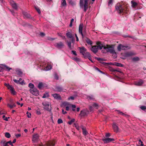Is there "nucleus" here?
I'll return each instance as SVG.
<instances>
[{
	"label": "nucleus",
	"mask_w": 146,
	"mask_h": 146,
	"mask_svg": "<svg viewBox=\"0 0 146 146\" xmlns=\"http://www.w3.org/2000/svg\"><path fill=\"white\" fill-rule=\"evenodd\" d=\"M123 2L118 3L115 6V8L119 14H123L127 12V8L122 5Z\"/></svg>",
	"instance_id": "f257e3e1"
},
{
	"label": "nucleus",
	"mask_w": 146,
	"mask_h": 146,
	"mask_svg": "<svg viewBox=\"0 0 146 146\" xmlns=\"http://www.w3.org/2000/svg\"><path fill=\"white\" fill-rule=\"evenodd\" d=\"M114 45H113L106 44L104 47V49L106 50L107 52H110L111 54H116L114 49Z\"/></svg>",
	"instance_id": "f03ea898"
},
{
	"label": "nucleus",
	"mask_w": 146,
	"mask_h": 146,
	"mask_svg": "<svg viewBox=\"0 0 146 146\" xmlns=\"http://www.w3.org/2000/svg\"><path fill=\"white\" fill-rule=\"evenodd\" d=\"M89 0H80V3L81 7L84 6V11L86 12L88 8V2Z\"/></svg>",
	"instance_id": "7ed1b4c3"
},
{
	"label": "nucleus",
	"mask_w": 146,
	"mask_h": 146,
	"mask_svg": "<svg viewBox=\"0 0 146 146\" xmlns=\"http://www.w3.org/2000/svg\"><path fill=\"white\" fill-rule=\"evenodd\" d=\"M42 105L44 106V108L46 110L50 111L51 110V106L49 105V103L48 102H44L42 103Z\"/></svg>",
	"instance_id": "20e7f679"
},
{
	"label": "nucleus",
	"mask_w": 146,
	"mask_h": 146,
	"mask_svg": "<svg viewBox=\"0 0 146 146\" xmlns=\"http://www.w3.org/2000/svg\"><path fill=\"white\" fill-rule=\"evenodd\" d=\"M130 47L128 46H123L121 44H119L117 47L118 51H121V50H125L129 49Z\"/></svg>",
	"instance_id": "39448f33"
},
{
	"label": "nucleus",
	"mask_w": 146,
	"mask_h": 146,
	"mask_svg": "<svg viewBox=\"0 0 146 146\" xmlns=\"http://www.w3.org/2000/svg\"><path fill=\"white\" fill-rule=\"evenodd\" d=\"M54 46L58 49H61L64 47V46L63 42L60 41L55 43Z\"/></svg>",
	"instance_id": "423d86ee"
},
{
	"label": "nucleus",
	"mask_w": 146,
	"mask_h": 146,
	"mask_svg": "<svg viewBox=\"0 0 146 146\" xmlns=\"http://www.w3.org/2000/svg\"><path fill=\"white\" fill-rule=\"evenodd\" d=\"M0 68L8 71H9L10 70L12 69V68H10L4 64H0Z\"/></svg>",
	"instance_id": "0eeeda50"
},
{
	"label": "nucleus",
	"mask_w": 146,
	"mask_h": 146,
	"mask_svg": "<svg viewBox=\"0 0 146 146\" xmlns=\"http://www.w3.org/2000/svg\"><path fill=\"white\" fill-rule=\"evenodd\" d=\"M104 142L105 143H109L112 141H115V139L113 138H106L105 139H102Z\"/></svg>",
	"instance_id": "6e6552de"
},
{
	"label": "nucleus",
	"mask_w": 146,
	"mask_h": 146,
	"mask_svg": "<svg viewBox=\"0 0 146 146\" xmlns=\"http://www.w3.org/2000/svg\"><path fill=\"white\" fill-rule=\"evenodd\" d=\"M39 139V135L37 133L34 134L32 138V141L33 143H35Z\"/></svg>",
	"instance_id": "1a4fd4ad"
},
{
	"label": "nucleus",
	"mask_w": 146,
	"mask_h": 146,
	"mask_svg": "<svg viewBox=\"0 0 146 146\" xmlns=\"http://www.w3.org/2000/svg\"><path fill=\"white\" fill-rule=\"evenodd\" d=\"M31 93L34 95L37 96L39 94L38 90L36 88H33L30 90Z\"/></svg>",
	"instance_id": "9d476101"
},
{
	"label": "nucleus",
	"mask_w": 146,
	"mask_h": 146,
	"mask_svg": "<svg viewBox=\"0 0 146 146\" xmlns=\"http://www.w3.org/2000/svg\"><path fill=\"white\" fill-rule=\"evenodd\" d=\"M7 88L8 89L10 90L11 91V94L13 95H15L16 94V92L15 91L14 88L11 86L8 85L7 86Z\"/></svg>",
	"instance_id": "9b49d317"
},
{
	"label": "nucleus",
	"mask_w": 146,
	"mask_h": 146,
	"mask_svg": "<svg viewBox=\"0 0 146 146\" xmlns=\"http://www.w3.org/2000/svg\"><path fill=\"white\" fill-rule=\"evenodd\" d=\"M112 127L114 131L117 133L119 131V128L118 126L115 123H113L112 124Z\"/></svg>",
	"instance_id": "f8f14e48"
},
{
	"label": "nucleus",
	"mask_w": 146,
	"mask_h": 146,
	"mask_svg": "<svg viewBox=\"0 0 146 146\" xmlns=\"http://www.w3.org/2000/svg\"><path fill=\"white\" fill-rule=\"evenodd\" d=\"M55 91L58 92H65V90L62 87L60 86H56L55 88Z\"/></svg>",
	"instance_id": "ddd939ff"
},
{
	"label": "nucleus",
	"mask_w": 146,
	"mask_h": 146,
	"mask_svg": "<svg viewBox=\"0 0 146 146\" xmlns=\"http://www.w3.org/2000/svg\"><path fill=\"white\" fill-rule=\"evenodd\" d=\"M90 50L94 54H96L98 51L97 45L92 46Z\"/></svg>",
	"instance_id": "4468645a"
},
{
	"label": "nucleus",
	"mask_w": 146,
	"mask_h": 146,
	"mask_svg": "<svg viewBox=\"0 0 146 146\" xmlns=\"http://www.w3.org/2000/svg\"><path fill=\"white\" fill-rule=\"evenodd\" d=\"M83 56L84 58H88L91 61L93 62L92 60H91V55L89 52L86 51L84 53V55H83Z\"/></svg>",
	"instance_id": "2eb2a0df"
},
{
	"label": "nucleus",
	"mask_w": 146,
	"mask_h": 146,
	"mask_svg": "<svg viewBox=\"0 0 146 146\" xmlns=\"http://www.w3.org/2000/svg\"><path fill=\"white\" fill-rule=\"evenodd\" d=\"M11 5L14 9L17 10L18 9V6L17 4L13 1H12L10 2Z\"/></svg>",
	"instance_id": "dca6fc26"
},
{
	"label": "nucleus",
	"mask_w": 146,
	"mask_h": 146,
	"mask_svg": "<svg viewBox=\"0 0 146 146\" xmlns=\"http://www.w3.org/2000/svg\"><path fill=\"white\" fill-rule=\"evenodd\" d=\"M89 113V111L85 110H83L81 111L80 115L82 117L84 116Z\"/></svg>",
	"instance_id": "f3484780"
},
{
	"label": "nucleus",
	"mask_w": 146,
	"mask_h": 146,
	"mask_svg": "<svg viewBox=\"0 0 146 146\" xmlns=\"http://www.w3.org/2000/svg\"><path fill=\"white\" fill-rule=\"evenodd\" d=\"M51 95L55 99L57 100H61V97L59 94H52Z\"/></svg>",
	"instance_id": "a211bd4d"
},
{
	"label": "nucleus",
	"mask_w": 146,
	"mask_h": 146,
	"mask_svg": "<svg viewBox=\"0 0 146 146\" xmlns=\"http://www.w3.org/2000/svg\"><path fill=\"white\" fill-rule=\"evenodd\" d=\"M79 48L80 49V52L83 55H84V53L86 52L87 50L84 46L82 47H79Z\"/></svg>",
	"instance_id": "6ab92c4d"
},
{
	"label": "nucleus",
	"mask_w": 146,
	"mask_h": 146,
	"mask_svg": "<svg viewBox=\"0 0 146 146\" xmlns=\"http://www.w3.org/2000/svg\"><path fill=\"white\" fill-rule=\"evenodd\" d=\"M16 73L20 77H22L23 74V72L21 69H16L15 70Z\"/></svg>",
	"instance_id": "aec40b11"
},
{
	"label": "nucleus",
	"mask_w": 146,
	"mask_h": 146,
	"mask_svg": "<svg viewBox=\"0 0 146 146\" xmlns=\"http://www.w3.org/2000/svg\"><path fill=\"white\" fill-rule=\"evenodd\" d=\"M23 13L25 17L26 18L30 19L32 18L30 15L28 13L24 12Z\"/></svg>",
	"instance_id": "412c9836"
},
{
	"label": "nucleus",
	"mask_w": 146,
	"mask_h": 146,
	"mask_svg": "<svg viewBox=\"0 0 146 146\" xmlns=\"http://www.w3.org/2000/svg\"><path fill=\"white\" fill-rule=\"evenodd\" d=\"M82 130L83 134L85 136H86L88 134V132L87 131L86 129L83 126L82 127Z\"/></svg>",
	"instance_id": "4be33fe9"
},
{
	"label": "nucleus",
	"mask_w": 146,
	"mask_h": 146,
	"mask_svg": "<svg viewBox=\"0 0 146 146\" xmlns=\"http://www.w3.org/2000/svg\"><path fill=\"white\" fill-rule=\"evenodd\" d=\"M13 81L15 83L17 84H19L21 85H23V84H25L24 83V80H22L21 82H19V81L15 79H13Z\"/></svg>",
	"instance_id": "5701e85b"
},
{
	"label": "nucleus",
	"mask_w": 146,
	"mask_h": 146,
	"mask_svg": "<svg viewBox=\"0 0 146 146\" xmlns=\"http://www.w3.org/2000/svg\"><path fill=\"white\" fill-rule=\"evenodd\" d=\"M105 46V45H98L97 46V48L98 49H98H100V50H102L103 48V49L102 50V52H104V47Z\"/></svg>",
	"instance_id": "b1692460"
},
{
	"label": "nucleus",
	"mask_w": 146,
	"mask_h": 146,
	"mask_svg": "<svg viewBox=\"0 0 146 146\" xmlns=\"http://www.w3.org/2000/svg\"><path fill=\"white\" fill-rule=\"evenodd\" d=\"M134 55L133 53L131 52H127L125 54V57H128Z\"/></svg>",
	"instance_id": "393cba45"
},
{
	"label": "nucleus",
	"mask_w": 146,
	"mask_h": 146,
	"mask_svg": "<svg viewBox=\"0 0 146 146\" xmlns=\"http://www.w3.org/2000/svg\"><path fill=\"white\" fill-rule=\"evenodd\" d=\"M143 83V80H141L135 83V84L137 86H140L142 85Z\"/></svg>",
	"instance_id": "a878e982"
},
{
	"label": "nucleus",
	"mask_w": 146,
	"mask_h": 146,
	"mask_svg": "<svg viewBox=\"0 0 146 146\" xmlns=\"http://www.w3.org/2000/svg\"><path fill=\"white\" fill-rule=\"evenodd\" d=\"M82 29H83L82 24H80L79 25V32L80 33H82Z\"/></svg>",
	"instance_id": "bb28decb"
},
{
	"label": "nucleus",
	"mask_w": 146,
	"mask_h": 146,
	"mask_svg": "<svg viewBox=\"0 0 146 146\" xmlns=\"http://www.w3.org/2000/svg\"><path fill=\"white\" fill-rule=\"evenodd\" d=\"M66 35L68 38H72V37H73L72 35V34L71 32H68L66 33Z\"/></svg>",
	"instance_id": "cd10ccee"
},
{
	"label": "nucleus",
	"mask_w": 146,
	"mask_h": 146,
	"mask_svg": "<svg viewBox=\"0 0 146 146\" xmlns=\"http://www.w3.org/2000/svg\"><path fill=\"white\" fill-rule=\"evenodd\" d=\"M111 70L112 72H113L116 71L119 72L121 73H122L121 71L120 70H119V68H116V69H114L113 68H111Z\"/></svg>",
	"instance_id": "c85d7f7f"
},
{
	"label": "nucleus",
	"mask_w": 146,
	"mask_h": 146,
	"mask_svg": "<svg viewBox=\"0 0 146 146\" xmlns=\"http://www.w3.org/2000/svg\"><path fill=\"white\" fill-rule=\"evenodd\" d=\"M86 42L88 44L91 45L92 44V41L89 38H86Z\"/></svg>",
	"instance_id": "c756f323"
},
{
	"label": "nucleus",
	"mask_w": 146,
	"mask_h": 146,
	"mask_svg": "<svg viewBox=\"0 0 146 146\" xmlns=\"http://www.w3.org/2000/svg\"><path fill=\"white\" fill-rule=\"evenodd\" d=\"M55 145V143L53 141H50L47 144L48 146H54Z\"/></svg>",
	"instance_id": "7c9ffc66"
},
{
	"label": "nucleus",
	"mask_w": 146,
	"mask_h": 146,
	"mask_svg": "<svg viewBox=\"0 0 146 146\" xmlns=\"http://www.w3.org/2000/svg\"><path fill=\"white\" fill-rule=\"evenodd\" d=\"M131 3L132 5V6L133 7H135L137 5V3L134 2L133 1H131Z\"/></svg>",
	"instance_id": "2f4dec72"
},
{
	"label": "nucleus",
	"mask_w": 146,
	"mask_h": 146,
	"mask_svg": "<svg viewBox=\"0 0 146 146\" xmlns=\"http://www.w3.org/2000/svg\"><path fill=\"white\" fill-rule=\"evenodd\" d=\"M7 106L9 107L10 109H12L14 107H15L16 106V105L15 104V103L12 104H8L7 105Z\"/></svg>",
	"instance_id": "473e14b6"
},
{
	"label": "nucleus",
	"mask_w": 146,
	"mask_h": 146,
	"mask_svg": "<svg viewBox=\"0 0 146 146\" xmlns=\"http://www.w3.org/2000/svg\"><path fill=\"white\" fill-rule=\"evenodd\" d=\"M43 87V84L42 82H39L38 85V87L39 89H41Z\"/></svg>",
	"instance_id": "72a5a7b5"
},
{
	"label": "nucleus",
	"mask_w": 146,
	"mask_h": 146,
	"mask_svg": "<svg viewBox=\"0 0 146 146\" xmlns=\"http://www.w3.org/2000/svg\"><path fill=\"white\" fill-rule=\"evenodd\" d=\"M1 143L3 144V146H9L8 145V144L7 143V142H6V141H2L1 142Z\"/></svg>",
	"instance_id": "f704fd0d"
},
{
	"label": "nucleus",
	"mask_w": 146,
	"mask_h": 146,
	"mask_svg": "<svg viewBox=\"0 0 146 146\" xmlns=\"http://www.w3.org/2000/svg\"><path fill=\"white\" fill-rule=\"evenodd\" d=\"M92 106L94 107L96 109H98L99 107L98 105L96 103H93Z\"/></svg>",
	"instance_id": "c9c22d12"
},
{
	"label": "nucleus",
	"mask_w": 146,
	"mask_h": 146,
	"mask_svg": "<svg viewBox=\"0 0 146 146\" xmlns=\"http://www.w3.org/2000/svg\"><path fill=\"white\" fill-rule=\"evenodd\" d=\"M115 65L117 66L122 67L123 66V65L121 64V63H117V62H115Z\"/></svg>",
	"instance_id": "e433bc0d"
},
{
	"label": "nucleus",
	"mask_w": 146,
	"mask_h": 146,
	"mask_svg": "<svg viewBox=\"0 0 146 146\" xmlns=\"http://www.w3.org/2000/svg\"><path fill=\"white\" fill-rule=\"evenodd\" d=\"M5 137L8 138H9L11 137L10 134L8 132H6L5 133Z\"/></svg>",
	"instance_id": "4c0bfd02"
},
{
	"label": "nucleus",
	"mask_w": 146,
	"mask_h": 146,
	"mask_svg": "<svg viewBox=\"0 0 146 146\" xmlns=\"http://www.w3.org/2000/svg\"><path fill=\"white\" fill-rule=\"evenodd\" d=\"M68 44V45L69 49L70 50H72V48L71 46V42H70L67 41V42Z\"/></svg>",
	"instance_id": "58836bf2"
},
{
	"label": "nucleus",
	"mask_w": 146,
	"mask_h": 146,
	"mask_svg": "<svg viewBox=\"0 0 146 146\" xmlns=\"http://www.w3.org/2000/svg\"><path fill=\"white\" fill-rule=\"evenodd\" d=\"M118 113L119 114H120L123 115H124V116L127 117L128 116V115L126 114H125L124 113H123L122 112L119 111V110H117V111Z\"/></svg>",
	"instance_id": "ea45409f"
},
{
	"label": "nucleus",
	"mask_w": 146,
	"mask_h": 146,
	"mask_svg": "<svg viewBox=\"0 0 146 146\" xmlns=\"http://www.w3.org/2000/svg\"><path fill=\"white\" fill-rule=\"evenodd\" d=\"M118 113L119 114H120L123 115H124V116L127 117L128 116V115L126 114H125L124 113H123L122 112L119 111V110H117V111Z\"/></svg>",
	"instance_id": "a19ab883"
},
{
	"label": "nucleus",
	"mask_w": 146,
	"mask_h": 146,
	"mask_svg": "<svg viewBox=\"0 0 146 146\" xmlns=\"http://www.w3.org/2000/svg\"><path fill=\"white\" fill-rule=\"evenodd\" d=\"M132 60L133 61H139V58L137 57H136L133 58Z\"/></svg>",
	"instance_id": "79ce46f5"
},
{
	"label": "nucleus",
	"mask_w": 146,
	"mask_h": 146,
	"mask_svg": "<svg viewBox=\"0 0 146 146\" xmlns=\"http://www.w3.org/2000/svg\"><path fill=\"white\" fill-rule=\"evenodd\" d=\"M66 4L65 0H62V1L61 5L62 6H64Z\"/></svg>",
	"instance_id": "37998d69"
},
{
	"label": "nucleus",
	"mask_w": 146,
	"mask_h": 146,
	"mask_svg": "<svg viewBox=\"0 0 146 146\" xmlns=\"http://www.w3.org/2000/svg\"><path fill=\"white\" fill-rule=\"evenodd\" d=\"M35 8L36 9V11H37L38 13L40 14L41 13V11L40 9L38 7L35 6Z\"/></svg>",
	"instance_id": "c03bdc74"
},
{
	"label": "nucleus",
	"mask_w": 146,
	"mask_h": 146,
	"mask_svg": "<svg viewBox=\"0 0 146 146\" xmlns=\"http://www.w3.org/2000/svg\"><path fill=\"white\" fill-rule=\"evenodd\" d=\"M34 86V85L31 83H30L29 84V87L32 89H33Z\"/></svg>",
	"instance_id": "a18cd8bd"
},
{
	"label": "nucleus",
	"mask_w": 146,
	"mask_h": 146,
	"mask_svg": "<svg viewBox=\"0 0 146 146\" xmlns=\"http://www.w3.org/2000/svg\"><path fill=\"white\" fill-rule=\"evenodd\" d=\"M75 121V119H72L70 121L68 122V123L69 125H71L72 123L74 122Z\"/></svg>",
	"instance_id": "49530a36"
},
{
	"label": "nucleus",
	"mask_w": 146,
	"mask_h": 146,
	"mask_svg": "<svg viewBox=\"0 0 146 146\" xmlns=\"http://www.w3.org/2000/svg\"><path fill=\"white\" fill-rule=\"evenodd\" d=\"M57 122L58 124H60L63 123V121L61 119H58Z\"/></svg>",
	"instance_id": "de8ad7c7"
},
{
	"label": "nucleus",
	"mask_w": 146,
	"mask_h": 146,
	"mask_svg": "<svg viewBox=\"0 0 146 146\" xmlns=\"http://www.w3.org/2000/svg\"><path fill=\"white\" fill-rule=\"evenodd\" d=\"M96 59L97 60H98L99 61H100H100H104L105 60L104 59L100 58H97Z\"/></svg>",
	"instance_id": "09e8293b"
},
{
	"label": "nucleus",
	"mask_w": 146,
	"mask_h": 146,
	"mask_svg": "<svg viewBox=\"0 0 146 146\" xmlns=\"http://www.w3.org/2000/svg\"><path fill=\"white\" fill-rule=\"evenodd\" d=\"M140 108L143 110H145L146 109V106H142L140 107Z\"/></svg>",
	"instance_id": "8fccbe9b"
},
{
	"label": "nucleus",
	"mask_w": 146,
	"mask_h": 146,
	"mask_svg": "<svg viewBox=\"0 0 146 146\" xmlns=\"http://www.w3.org/2000/svg\"><path fill=\"white\" fill-rule=\"evenodd\" d=\"M48 96V94L47 93H46L44 94L42 97V98H45Z\"/></svg>",
	"instance_id": "3c124183"
},
{
	"label": "nucleus",
	"mask_w": 146,
	"mask_h": 146,
	"mask_svg": "<svg viewBox=\"0 0 146 146\" xmlns=\"http://www.w3.org/2000/svg\"><path fill=\"white\" fill-rule=\"evenodd\" d=\"M2 118L4 119V120H5V121H8V119H7V118L6 117L5 115H3V116Z\"/></svg>",
	"instance_id": "603ef678"
},
{
	"label": "nucleus",
	"mask_w": 146,
	"mask_h": 146,
	"mask_svg": "<svg viewBox=\"0 0 146 146\" xmlns=\"http://www.w3.org/2000/svg\"><path fill=\"white\" fill-rule=\"evenodd\" d=\"M73 59L76 61H78L80 60L79 58L77 57H74L73 58Z\"/></svg>",
	"instance_id": "864d4df0"
},
{
	"label": "nucleus",
	"mask_w": 146,
	"mask_h": 146,
	"mask_svg": "<svg viewBox=\"0 0 146 146\" xmlns=\"http://www.w3.org/2000/svg\"><path fill=\"white\" fill-rule=\"evenodd\" d=\"M96 44L97 45V46L103 45V44L101 43V42L100 41L97 42H96Z\"/></svg>",
	"instance_id": "5fc2aeb1"
},
{
	"label": "nucleus",
	"mask_w": 146,
	"mask_h": 146,
	"mask_svg": "<svg viewBox=\"0 0 146 146\" xmlns=\"http://www.w3.org/2000/svg\"><path fill=\"white\" fill-rule=\"evenodd\" d=\"M47 39L49 40L53 41L55 40V38H52L50 37H48L47 38Z\"/></svg>",
	"instance_id": "6e6d98bb"
},
{
	"label": "nucleus",
	"mask_w": 146,
	"mask_h": 146,
	"mask_svg": "<svg viewBox=\"0 0 146 146\" xmlns=\"http://www.w3.org/2000/svg\"><path fill=\"white\" fill-rule=\"evenodd\" d=\"M26 114H27V116L28 118H30L31 117V114L30 113H29L28 111H27Z\"/></svg>",
	"instance_id": "4d7b16f0"
},
{
	"label": "nucleus",
	"mask_w": 146,
	"mask_h": 146,
	"mask_svg": "<svg viewBox=\"0 0 146 146\" xmlns=\"http://www.w3.org/2000/svg\"><path fill=\"white\" fill-rule=\"evenodd\" d=\"M111 136V134L109 133H106L105 136L106 137H109Z\"/></svg>",
	"instance_id": "13d9d810"
},
{
	"label": "nucleus",
	"mask_w": 146,
	"mask_h": 146,
	"mask_svg": "<svg viewBox=\"0 0 146 146\" xmlns=\"http://www.w3.org/2000/svg\"><path fill=\"white\" fill-rule=\"evenodd\" d=\"M51 66L50 65H48L46 66V69L47 70H49L51 69Z\"/></svg>",
	"instance_id": "bf43d9fd"
},
{
	"label": "nucleus",
	"mask_w": 146,
	"mask_h": 146,
	"mask_svg": "<svg viewBox=\"0 0 146 146\" xmlns=\"http://www.w3.org/2000/svg\"><path fill=\"white\" fill-rule=\"evenodd\" d=\"M7 143L9 144L11 146H13V143L11 142V141H10L7 142Z\"/></svg>",
	"instance_id": "052dcab7"
},
{
	"label": "nucleus",
	"mask_w": 146,
	"mask_h": 146,
	"mask_svg": "<svg viewBox=\"0 0 146 146\" xmlns=\"http://www.w3.org/2000/svg\"><path fill=\"white\" fill-rule=\"evenodd\" d=\"M72 53L75 56H77V54L76 53V52L75 51L72 50Z\"/></svg>",
	"instance_id": "680f3d73"
},
{
	"label": "nucleus",
	"mask_w": 146,
	"mask_h": 146,
	"mask_svg": "<svg viewBox=\"0 0 146 146\" xmlns=\"http://www.w3.org/2000/svg\"><path fill=\"white\" fill-rule=\"evenodd\" d=\"M89 109L90 111H93V108L92 106H90L89 108Z\"/></svg>",
	"instance_id": "e2e57ef3"
},
{
	"label": "nucleus",
	"mask_w": 146,
	"mask_h": 146,
	"mask_svg": "<svg viewBox=\"0 0 146 146\" xmlns=\"http://www.w3.org/2000/svg\"><path fill=\"white\" fill-rule=\"evenodd\" d=\"M88 98L91 100H93L94 99L93 96H89L88 97Z\"/></svg>",
	"instance_id": "0e129e2a"
},
{
	"label": "nucleus",
	"mask_w": 146,
	"mask_h": 146,
	"mask_svg": "<svg viewBox=\"0 0 146 146\" xmlns=\"http://www.w3.org/2000/svg\"><path fill=\"white\" fill-rule=\"evenodd\" d=\"M74 98L73 96H70L68 98V99L69 100H70V99H71L72 100H74Z\"/></svg>",
	"instance_id": "69168bd1"
},
{
	"label": "nucleus",
	"mask_w": 146,
	"mask_h": 146,
	"mask_svg": "<svg viewBox=\"0 0 146 146\" xmlns=\"http://www.w3.org/2000/svg\"><path fill=\"white\" fill-rule=\"evenodd\" d=\"M9 10L11 13L13 15H14V11L13 9H9Z\"/></svg>",
	"instance_id": "338daca9"
},
{
	"label": "nucleus",
	"mask_w": 146,
	"mask_h": 146,
	"mask_svg": "<svg viewBox=\"0 0 146 146\" xmlns=\"http://www.w3.org/2000/svg\"><path fill=\"white\" fill-rule=\"evenodd\" d=\"M21 135L20 134H16L15 135V136L16 137L18 138L20 137H21Z\"/></svg>",
	"instance_id": "774afa93"
}]
</instances>
